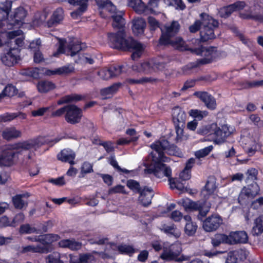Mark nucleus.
<instances>
[{"label": "nucleus", "mask_w": 263, "mask_h": 263, "mask_svg": "<svg viewBox=\"0 0 263 263\" xmlns=\"http://www.w3.org/2000/svg\"><path fill=\"white\" fill-rule=\"evenodd\" d=\"M204 188L210 196L209 198L213 199L210 200V205L205 206L203 203L193 201L189 198L182 199L179 202V203L183 206L186 211H198L197 218L199 220L202 221L204 220L203 218L206 217L207 214L210 211L212 203L220 202V197L218 195L213 194L216 189L215 185L214 183L208 181Z\"/></svg>", "instance_id": "nucleus-1"}, {"label": "nucleus", "mask_w": 263, "mask_h": 263, "mask_svg": "<svg viewBox=\"0 0 263 263\" xmlns=\"http://www.w3.org/2000/svg\"><path fill=\"white\" fill-rule=\"evenodd\" d=\"M124 33L122 30L116 33H109L108 37L110 46L113 48L132 51L133 60L139 58L144 49L143 45L131 37L124 39Z\"/></svg>", "instance_id": "nucleus-2"}, {"label": "nucleus", "mask_w": 263, "mask_h": 263, "mask_svg": "<svg viewBox=\"0 0 263 263\" xmlns=\"http://www.w3.org/2000/svg\"><path fill=\"white\" fill-rule=\"evenodd\" d=\"M148 159H151V163H145V172L149 174H154L156 177L161 178L164 176L168 178V179L172 178V169L170 166L163 163V162H168V160L160 159L155 155V153L152 152L148 156Z\"/></svg>", "instance_id": "nucleus-3"}, {"label": "nucleus", "mask_w": 263, "mask_h": 263, "mask_svg": "<svg viewBox=\"0 0 263 263\" xmlns=\"http://www.w3.org/2000/svg\"><path fill=\"white\" fill-rule=\"evenodd\" d=\"M151 148L155 153V155L160 159L168 160V158L165 156L164 151L170 156L181 157L182 153L180 149L175 144H170V142L164 139H160L155 141L151 145Z\"/></svg>", "instance_id": "nucleus-4"}, {"label": "nucleus", "mask_w": 263, "mask_h": 263, "mask_svg": "<svg viewBox=\"0 0 263 263\" xmlns=\"http://www.w3.org/2000/svg\"><path fill=\"white\" fill-rule=\"evenodd\" d=\"M200 16L203 26L200 32L201 41L206 42L214 39L215 37L214 29L218 27V22L204 13H201Z\"/></svg>", "instance_id": "nucleus-5"}, {"label": "nucleus", "mask_w": 263, "mask_h": 263, "mask_svg": "<svg viewBox=\"0 0 263 263\" xmlns=\"http://www.w3.org/2000/svg\"><path fill=\"white\" fill-rule=\"evenodd\" d=\"M127 186L135 193L140 194L139 201L143 206H147L151 204L154 193L151 187L145 186L142 189L140 183L134 180H128Z\"/></svg>", "instance_id": "nucleus-6"}, {"label": "nucleus", "mask_w": 263, "mask_h": 263, "mask_svg": "<svg viewBox=\"0 0 263 263\" xmlns=\"http://www.w3.org/2000/svg\"><path fill=\"white\" fill-rule=\"evenodd\" d=\"M191 50L196 55L204 57V58L201 59H198L195 62L191 63L189 65V67L191 68H196L200 65L212 62L216 55V49L214 47L205 48L201 46L198 48L191 49Z\"/></svg>", "instance_id": "nucleus-7"}, {"label": "nucleus", "mask_w": 263, "mask_h": 263, "mask_svg": "<svg viewBox=\"0 0 263 263\" xmlns=\"http://www.w3.org/2000/svg\"><path fill=\"white\" fill-rule=\"evenodd\" d=\"M206 130L207 132L205 134L213 135L214 143L219 145L223 143L231 133L227 124H223L220 127H218L215 123L208 125L206 126Z\"/></svg>", "instance_id": "nucleus-8"}, {"label": "nucleus", "mask_w": 263, "mask_h": 263, "mask_svg": "<svg viewBox=\"0 0 263 263\" xmlns=\"http://www.w3.org/2000/svg\"><path fill=\"white\" fill-rule=\"evenodd\" d=\"M182 249L181 246L178 244L172 245L168 250H164L161 255V258L166 261H175L181 262L188 260V257L183 255H180Z\"/></svg>", "instance_id": "nucleus-9"}, {"label": "nucleus", "mask_w": 263, "mask_h": 263, "mask_svg": "<svg viewBox=\"0 0 263 263\" xmlns=\"http://www.w3.org/2000/svg\"><path fill=\"white\" fill-rule=\"evenodd\" d=\"M60 236L55 234H46L38 236L37 242L41 245L37 246L41 251V253L47 254L52 252L53 249L52 243L59 240Z\"/></svg>", "instance_id": "nucleus-10"}, {"label": "nucleus", "mask_w": 263, "mask_h": 263, "mask_svg": "<svg viewBox=\"0 0 263 263\" xmlns=\"http://www.w3.org/2000/svg\"><path fill=\"white\" fill-rule=\"evenodd\" d=\"M223 223V219L218 214H212L203 221L202 227L207 232H212L217 230Z\"/></svg>", "instance_id": "nucleus-11"}, {"label": "nucleus", "mask_w": 263, "mask_h": 263, "mask_svg": "<svg viewBox=\"0 0 263 263\" xmlns=\"http://www.w3.org/2000/svg\"><path fill=\"white\" fill-rule=\"evenodd\" d=\"M180 25L177 21H173L170 24H167L163 29H161L162 35L159 39L161 45H165L170 38L174 37L179 31Z\"/></svg>", "instance_id": "nucleus-12"}, {"label": "nucleus", "mask_w": 263, "mask_h": 263, "mask_svg": "<svg viewBox=\"0 0 263 263\" xmlns=\"http://www.w3.org/2000/svg\"><path fill=\"white\" fill-rule=\"evenodd\" d=\"M259 9L260 7L256 4L249 5L243 12L239 13V17L242 19L253 20L263 23V14L258 12Z\"/></svg>", "instance_id": "nucleus-13"}, {"label": "nucleus", "mask_w": 263, "mask_h": 263, "mask_svg": "<svg viewBox=\"0 0 263 263\" xmlns=\"http://www.w3.org/2000/svg\"><path fill=\"white\" fill-rule=\"evenodd\" d=\"M82 48L83 47L79 41L72 40L69 42L66 49H65L64 45L60 43L58 52L54 53L53 55L54 57H57L59 53H65L73 57L82 50Z\"/></svg>", "instance_id": "nucleus-14"}, {"label": "nucleus", "mask_w": 263, "mask_h": 263, "mask_svg": "<svg viewBox=\"0 0 263 263\" xmlns=\"http://www.w3.org/2000/svg\"><path fill=\"white\" fill-rule=\"evenodd\" d=\"M20 50L18 48H11L6 53L1 57L2 62L8 66H13L20 60Z\"/></svg>", "instance_id": "nucleus-15"}, {"label": "nucleus", "mask_w": 263, "mask_h": 263, "mask_svg": "<svg viewBox=\"0 0 263 263\" xmlns=\"http://www.w3.org/2000/svg\"><path fill=\"white\" fill-rule=\"evenodd\" d=\"M16 153L11 148L5 149L0 152V166H10L13 163V160Z\"/></svg>", "instance_id": "nucleus-16"}, {"label": "nucleus", "mask_w": 263, "mask_h": 263, "mask_svg": "<svg viewBox=\"0 0 263 263\" xmlns=\"http://www.w3.org/2000/svg\"><path fill=\"white\" fill-rule=\"evenodd\" d=\"M230 245L246 243L248 241V236L245 231H232L229 235Z\"/></svg>", "instance_id": "nucleus-17"}, {"label": "nucleus", "mask_w": 263, "mask_h": 263, "mask_svg": "<svg viewBox=\"0 0 263 263\" xmlns=\"http://www.w3.org/2000/svg\"><path fill=\"white\" fill-rule=\"evenodd\" d=\"M101 9L104 10H107L113 13L111 17L113 19L112 26L114 28H121L124 26L125 20L123 17V15H124L123 11L117 12L116 7L115 10L112 9L110 7H108V8L106 7L105 8Z\"/></svg>", "instance_id": "nucleus-18"}, {"label": "nucleus", "mask_w": 263, "mask_h": 263, "mask_svg": "<svg viewBox=\"0 0 263 263\" xmlns=\"http://www.w3.org/2000/svg\"><path fill=\"white\" fill-rule=\"evenodd\" d=\"M194 95L202 100L209 109H214L216 108V102L215 98L208 92L196 91L194 92Z\"/></svg>", "instance_id": "nucleus-19"}, {"label": "nucleus", "mask_w": 263, "mask_h": 263, "mask_svg": "<svg viewBox=\"0 0 263 263\" xmlns=\"http://www.w3.org/2000/svg\"><path fill=\"white\" fill-rule=\"evenodd\" d=\"M58 245L62 248H68L71 251H78L82 248V243L74 238L63 239L60 240Z\"/></svg>", "instance_id": "nucleus-20"}, {"label": "nucleus", "mask_w": 263, "mask_h": 263, "mask_svg": "<svg viewBox=\"0 0 263 263\" xmlns=\"http://www.w3.org/2000/svg\"><path fill=\"white\" fill-rule=\"evenodd\" d=\"M75 153L70 149H64L57 155V159L63 162H68L70 165L75 164Z\"/></svg>", "instance_id": "nucleus-21"}, {"label": "nucleus", "mask_w": 263, "mask_h": 263, "mask_svg": "<svg viewBox=\"0 0 263 263\" xmlns=\"http://www.w3.org/2000/svg\"><path fill=\"white\" fill-rule=\"evenodd\" d=\"M109 244L111 248L114 246L117 247L119 254L126 255L130 257H132L134 254L138 251V250L135 248L133 245L121 243L117 246V244L113 242H109Z\"/></svg>", "instance_id": "nucleus-22"}, {"label": "nucleus", "mask_w": 263, "mask_h": 263, "mask_svg": "<svg viewBox=\"0 0 263 263\" xmlns=\"http://www.w3.org/2000/svg\"><path fill=\"white\" fill-rule=\"evenodd\" d=\"M74 3L70 4L79 6V8L71 13V16L74 19L80 17L87 8L88 0H74Z\"/></svg>", "instance_id": "nucleus-23"}, {"label": "nucleus", "mask_w": 263, "mask_h": 263, "mask_svg": "<svg viewBox=\"0 0 263 263\" xmlns=\"http://www.w3.org/2000/svg\"><path fill=\"white\" fill-rule=\"evenodd\" d=\"M82 112V110L77 106L70 105L60 108L52 115H79Z\"/></svg>", "instance_id": "nucleus-24"}, {"label": "nucleus", "mask_w": 263, "mask_h": 263, "mask_svg": "<svg viewBox=\"0 0 263 263\" xmlns=\"http://www.w3.org/2000/svg\"><path fill=\"white\" fill-rule=\"evenodd\" d=\"M69 263H94L95 257L92 253H86L79 254V258L70 255Z\"/></svg>", "instance_id": "nucleus-25"}, {"label": "nucleus", "mask_w": 263, "mask_h": 263, "mask_svg": "<svg viewBox=\"0 0 263 263\" xmlns=\"http://www.w3.org/2000/svg\"><path fill=\"white\" fill-rule=\"evenodd\" d=\"M132 29L135 35L138 36L144 33L146 26L145 21L141 17H137L133 20Z\"/></svg>", "instance_id": "nucleus-26"}, {"label": "nucleus", "mask_w": 263, "mask_h": 263, "mask_svg": "<svg viewBox=\"0 0 263 263\" xmlns=\"http://www.w3.org/2000/svg\"><path fill=\"white\" fill-rule=\"evenodd\" d=\"M39 145V139H30L22 142H18L13 144L12 148L14 150L19 149L29 150Z\"/></svg>", "instance_id": "nucleus-27"}, {"label": "nucleus", "mask_w": 263, "mask_h": 263, "mask_svg": "<svg viewBox=\"0 0 263 263\" xmlns=\"http://www.w3.org/2000/svg\"><path fill=\"white\" fill-rule=\"evenodd\" d=\"M154 68L153 66V61L137 64L132 67L134 71L145 74L153 73Z\"/></svg>", "instance_id": "nucleus-28"}, {"label": "nucleus", "mask_w": 263, "mask_h": 263, "mask_svg": "<svg viewBox=\"0 0 263 263\" xmlns=\"http://www.w3.org/2000/svg\"><path fill=\"white\" fill-rule=\"evenodd\" d=\"M64 11L61 8H57L53 13L51 18L47 22L48 27L56 26L63 20Z\"/></svg>", "instance_id": "nucleus-29"}, {"label": "nucleus", "mask_w": 263, "mask_h": 263, "mask_svg": "<svg viewBox=\"0 0 263 263\" xmlns=\"http://www.w3.org/2000/svg\"><path fill=\"white\" fill-rule=\"evenodd\" d=\"M229 235L223 233H216L211 238V243L213 247H219L221 244L230 245Z\"/></svg>", "instance_id": "nucleus-30"}, {"label": "nucleus", "mask_w": 263, "mask_h": 263, "mask_svg": "<svg viewBox=\"0 0 263 263\" xmlns=\"http://www.w3.org/2000/svg\"><path fill=\"white\" fill-rule=\"evenodd\" d=\"M260 189L256 183H251L248 187H244L241 193L247 198H253L259 194Z\"/></svg>", "instance_id": "nucleus-31"}, {"label": "nucleus", "mask_w": 263, "mask_h": 263, "mask_svg": "<svg viewBox=\"0 0 263 263\" xmlns=\"http://www.w3.org/2000/svg\"><path fill=\"white\" fill-rule=\"evenodd\" d=\"M185 181L176 178H171L169 179V184L172 189H177L181 193L188 192L187 187L185 186Z\"/></svg>", "instance_id": "nucleus-32"}, {"label": "nucleus", "mask_w": 263, "mask_h": 263, "mask_svg": "<svg viewBox=\"0 0 263 263\" xmlns=\"http://www.w3.org/2000/svg\"><path fill=\"white\" fill-rule=\"evenodd\" d=\"M161 227V231L166 234L170 236H174L176 238H179L180 236L181 233L175 224H163Z\"/></svg>", "instance_id": "nucleus-33"}, {"label": "nucleus", "mask_w": 263, "mask_h": 263, "mask_svg": "<svg viewBox=\"0 0 263 263\" xmlns=\"http://www.w3.org/2000/svg\"><path fill=\"white\" fill-rule=\"evenodd\" d=\"M128 5L138 14H142L147 11L146 5L142 0H129Z\"/></svg>", "instance_id": "nucleus-34"}, {"label": "nucleus", "mask_w": 263, "mask_h": 263, "mask_svg": "<svg viewBox=\"0 0 263 263\" xmlns=\"http://www.w3.org/2000/svg\"><path fill=\"white\" fill-rule=\"evenodd\" d=\"M21 135V132L14 127L6 129L2 134L3 138L7 140L20 137Z\"/></svg>", "instance_id": "nucleus-35"}, {"label": "nucleus", "mask_w": 263, "mask_h": 263, "mask_svg": "<svg viewBox=\"0 0 263 263\" xmlns=\"http://www.w3.org/2000/svg\"><path fill=\"white\" fill-rule=\"evenodd\" d=\"M168 41L165 45H170L174 48L180 50H186L185 42L180 37L170 38Z\"/></svg>", "instance_id": "nucleus-36"}, {"label": "nucleus", "mask_w": 263, "mask_h": 263, "mask_svg": "<svg viewBox=\"0 0 263 263\" xmlns=\"http://www.w3.org/2000/svg\"><path fill=\"white\" fill-rule=\"evenodd\" d=\"M263 233V216L257 217L254 221L252 233L254 236H258Z\"/></svg>", "instance_id": "nucleus-37"}, {"label": "nucleus", "mask_w": 263, "mask_h": 263, "mask_svg": "<svg viewBox=\"0 0 263 263\" xmlns=\"http://www.w3.org/2000/svg\"><path fill=\"white\" fill-rule=\"evenodd\" d=\"M82 97L80 95L76 94H71L66 95L61 98L57 102L58 105H62L65 103H68L72 102L80 101L82 99Z\"/></svg>", "instance_id": "nucleus-38"}, {"label": "nucleus", "mask_w": 263, "mask_h": 263, "mask_svg": "<svg viewBox=\"0 0 263 263\" xmlns=\"http://www.w3.org/2000/svg\"><path fill=\"white\" fill-rule=\"evenodd\" d=\"M17 93V89L12 85H8L0 93V101L4 97H11Z\"/></svg>", "instance_id": "nucleus-39"}, {"label": "nucleus", "mask_w": 263, "mask_h": 263, "mask_svg": "<svg viewBox=\"0 0 263 263\" xmlns=\"http://www.w3.org/2000/svg\"><path fill=\"white\" fill-rule=\"evenodd\" d=\"M120 86V84L115 83L112 85L102 89L101 90L102 96H104L105 98H109L114 93L116 92Z\"/></svg>", "instance_id": "nucleus-40"}, {"label": "nucleus", "mask_w": 263, "mask_h": 263, "mask_svg": "<svg viewBox=\"0 0 263 263\" xmlns=\"http://www.w3.org/2000/svg\"><path fill=\"white\" fill-rule=\"evenodd\" d=\"M55 87L54 84L51 82L42 81L37 84V89L41 92H48Z\"/></svg>", "instance_id": "nucleus-41"}, {"label": "nucleus", "mask_w": 263, "mask_h": 263, "mask_svg": "<svg viewBox=\"0 0 263 263\" xmlns=\"http://www.w3.org/2000/svg\"><path fill=\"white\" fill-rule=\"evenodd\" d=\"M245 253V251L242 250H239L234 251H231L229 253L226 262L227 263H237L238 262V257L240 255Z\"/></svg>", "instance_id": "nucleus-42"}, {"label": "nucleus", "mask_w": 263, "mask_h": 263, "mask_svg": "<svg viewBox=\"0 0 263 263\" xmlns=\"http://www.w3.org/2000/svg\"><path fill=\"white\" fill-rule=\"evenodd\" d=\"M25 197V195L17 194L12 198V202L14 206L16 209H22L25 206V201L23 200V198Z\"/></svg>", "instance_id": "nucleus-43"}, {"label": "nucleus", "mask_w": 263, "mask_h": 263, "mask_svg": "<svg viewBox=\"0 0 263 263\" xmlns=\"http://www.w3.org/2000/svg\"><path fill=\"white\" fill-rule=\"evenodd\" d=\"M165 4L168 6H173L176 9L183 10L186 6L182 0H163Z\"/></svg>", "instance_id": "nucleus-44"}, {"label": "nucleus", "mask_w": 263, "mask_h": 263, "mask_svg": "<svg viewBox=\"0 0 263 263\" xmlns=\"http://www.w3.org/2000/svg\"><path fill=\"white\" fill-rule=\"evenodd\" d=\"M197 229V224L193 222H187L184 227V233L189 236L195 235Z\"/></svg>", "instance_id": "nucleus-45"}, {"label": "nucleus", "mask_w": 263, "mask_h": 263, "mask_svg": "<svg viewBox=\"0 0 263 263\" xmlns=\"http://www.w3.org/2000/svg\"><path fill=\"white\" fill-rule=\"evenodd\" d=\"M246 182L248 183L249 181L252 182V183H254L255 180L257 179L258 171L256 168H251L247 170L246 173Z\"/></svg>", "instance_id": "nucleus-46"}, {"label": "nucleus", "mask_w": 263, "mask_h": 263, "mask_svg": "<svg viewBox=\"0 0 263 263\" xmlns=\"http://www.w3.org/2000/svg\"><path fill=\"white\" fill-rule=\"evenodd\" d=\"M74 68L70 65L64 66L51 71L52 74H68L73 72Z\"/></svg>", "instance_id": "nucleus-47"}, {"label": "nucleus", "mask_w": 263, "mask_h": 263, "mask_svg": "<svg viewBox=\"0 0 263 263\" xmlns=\"http://www.w3.org/2000/svg\"><path fill=\"white\" fill-rule=\"evenodd\" d=\"M53 224L51 220H48L44 223H41L38 226V228H36V233H43L47 232L49 228H51L53 227Z\"/></svg>", "instance_id": "nucleus-48"}, {"label": "nucleus", "mask_w": 263, "mask_h": 263, "mask_svg": "<svg viewBox=\"0 0 263 263\" xmlns=\"http://www.w3.org/2000/svg\"><path fill=\"white\" fill-rule=\"evenodd\" d=\"M92 165L87 161H85L82 165L80 177H84L87 174L93 172Z\"/></svg>", "instance_id": "nucleus-49"}, {"label": "nucleus", "mask_w": 263, "mask_h": 263, "mask_svg": "<svg viewBox=\"0 0 263 263\" xmlns=\"http://www.w3.org/2000/svg\"><path fill=\"white\" fill-rule=\"evenodd\" d=\"M60 254L58 252H53L49 254L46 258L48 263H64L60 259Z\"/></svg>", "instance_id": "nucleus-50"}, {"label": "nucleus", "mask_w": 263, "mask_h": 263, "mask_svg": "<svg viewBox=\"0 0 263 263\" xmlns=\"http://www.w3.org/2000/svg\"><path fill=\"white\" fill-rule=\"evenodd\" d=\"M36 228L31 227L29 224H24L20 226L19 232L21 234L36 233Z\"/></svg>", "instance_id": "nucleus-51"}, {"label": "nucleus", "mask_w": 263, "mask_h": 263, "mask_svg": "<svg viewBox=\"0 0 263 263\" xmlns=\"http://www.w3.org/2000/svg\"><path fill=\"white\" fill-rule=\"evenodd\" d=\"M213 149L212 145L205 147L202 149L196 151L195 153L196 158L200 159L208 156Z\"/></svg>", "instance_id": "nucleus-52"}, {"label": "nucleus", "mask_w": 263, "mask_h": 263, "mask_svg": "<svg viewBox=\"0 0 263 263\" xmlns=\"http://www.w3.org/2000/svg\"><path fill=\"white\" fill-rule=\"evenodd\" d=\"M155 80L151 77H143L139 79H129L127 82L129 84H145L154 81Z\"/></svg>", "instance_id": "nucleus-53"}, {"label": "nucleus", "mask_w": 263, "mask_h": 263, "mask_svg": "<svg viewBox=\"0 0 263 263\" xmlns=\"http://www.w3.org/2000/svg\"><path fill=\"white\" fill-rule=\"evenodd\" d=\"M27 15V12L22 7H19L16 9L14 14V18L16 21H22Z\"/></svg>", "instance_id": "nucleus-54"}, {"label": "nucleus", "mask_w": 263, "mask_h": 263, "mask_svg": "<svg viewBox=\"0 0 263 263\" xmlns=\"http://www.w3.org/2000/svg\"><path fill=\"white\" fill-rule=\"evenodd\" d=\"M98 74L102 80H104L112 78L111 70H110L109 68L108 69L103 68L101 69L98 72Z\"/></svg>", "instance_id": "nucleus-55"}, {"label": "nucleus", "mask_w": 263, "mask_h": 263, "mask_svg": "<svg viewBox=\"0 0 263 263\" xmlns=\"http://www.w3.org/2000/svg\"><path fill=\"white\" fill-rule=\"evenodd\" d=\"M14 227L12 220H10L8 217L6 215L0 217V227L1 228H6V227Z\"/></svg>", "instance_id": "nucleus-56"}, {"label": "nucleus", "mask_w": 263, "mask_h": 263, "mask_svg": "<svg viewBox=\"0 0 263 263\" xmlns=\"http://www.w3.org/2000/svg\"><path fill=\"white\" fill-rule=\"evenodd\" d=\"M109 194L120 193L127 194V192L125 190V187L121 184L117 185L109 190Z\"/></svg>", "instance_id": "nucleus-57"}, {"label": "nucleus", "mask_w": 263, "mask_h": 263, "mask_svg": "<svg viewBox=\"0 0 263 263\" xmlns=\"http://www.w3.org/2000/svg\"><path fill=\"white\" fill-rule=\"evenodd\" d=\"M100 8H108L110 7L112 9H115V6L108 0H95Z\"/></svg>", "instance_id": "nucleus-58"}, {"label": "nucleus", "mask_w": 263, "mask_h": 263, "mask_svg": "<svg viewBox=\"0 0 263 263\" xmlns=\"http://www.w3.org/2000/svg\"><path fill=\"white\" fill-rule=\"evenodd\" d=\"M123 65H115L109 67L110 70H111V74L112 78L117 77L121 74L122 72V69Z\"/></svg>", "instance_id": "nucleus-59"}, {"label": "nucleus", "mask_w": 263, "mask_h": 263, "mask_svg": "<svg viewBox=\"0 0 263 263\" xmlns=\"http://www.w3.org/2000/svg\"><path fill=\"white\" fill-rule=\"evenodd\" d=\"M147 21L151 30L154 31L159 28V22L154 17L149 16Z\"/></svg>", "instance_id": "nucleus-60"}, {"label": "nucleus", "mask_w": 263, "mask_h": 263, "mask_svg": "<svg viewBox=\"0 0 263 263\" xmlns=\"http://www.w3.org/2000/svg\"><path fill=\"white\" fill-rule=\"evenodd\" d=\"M98 144L103 146L107 153H110L114 151V147L111 141H103L100 140Z\"/></svg>", "instance_id": "nucleus-61"}, {"label": "nucleus", "mask_w": 263, "mask_h": 263, "mask_svg": "<svg viewBox=\"0 0 263 263\" xmlns=\"http://www.w3.org/2000/svg\"><path fill=\"white\" fill-rule=\"evenodd\" d=\"M41 46V41L40 39L32 41L29 45V49L34 53V52L40 50L39 49Z\"/></svg>", "instance_id": "nucleus-62"}, {"label": "nucleus", "mask_w": 263, "mask_h": 263, "mask_svg": "<svg viewBox=\"0 0 263 263\" xmlns=\"http://www.w3.org/2000/svg\"><path fill=\"white\" fill-rule=\"evenodd\" d=\"M45 59L40 50L33 53V61L34 63L39 64L45 62Z\"/></svg>", "instance_id": "nucleus-63"}, {"label": "nucleus", "mask_w": 263, "mask_h": 263, "mask_svg": "<svg viewBox=\"0 0 263 263\" xmlns=\"http://www.w3.org/2000/svg\"><path fill=\"white\" fill-rule=\"evenodd\" d=\"M24 219L25 215L22 212L16 214L12 220L14 227H15L18 223L22 222Z\"/></svg>", "instance_id": "nucleus-64"}]
</instances>
